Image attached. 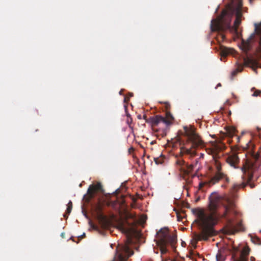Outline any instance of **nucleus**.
<instances>
[{"label":"nucleus","instance_id":"obj_1","mask_svg":"<svg viewBox=\"0 0 261 261\" xmlns=\"http://www.w3.org/2000/svg\"><path fill=\"white\" fill-rule=\"evenodd\" d=\"M208 200V207L211 213L206 214L200 211L198 214L199 223L202 230L200 233L194 234V238L196 241H206L209 237L214 235L215 231L212 226L215 225L219 219H224L227 222L231 233L241 229L240 223L233 221V217L237 212L232 208V202L228 198L223 197L214 191L209 196Z\"/></svg>","mask_w":261,"mask_h":261},{"label":"nucleus","instance_id":"obj_2","mask_svg":"<svg viewBox=\"0 0 261 261\" xmlns=\"http://www.w3.org/2000/svg\"><path fill=\"white\" fill-rule=\"evenodd\" d=\"M242 11L240 0H238L234 6L229 5L227 10H223L218 18L211 20V31L229 30L233 33L237 34V28L241 23Z\"/></svg>","mask_w":261,"mask_h":261},{"label":"nucleus","instance_id":"obj_3","mask_svg":"<svg viewBox=\"0 0 261 261\" xmlns=\"http://www.w3.org/2000/svg\"><path fill=\"white\" fill-rule=\"evenodd\" d=\"M254 27V32L246 41H243L240 47L246 53L254 48V53L259 54L258 57L261 58V21L255 23Z\"/></svg>","mask_w":261,"mask_h":261},{"label":"nucleus","instance_id":"obj_4","mask_svg":"<svg viewBox=\"0 0 261 261\" xmlns=\"http://www.w3.org/2000/svg\"><path fill=\"white\" fill-rule=\"evenodd\" d=\"M184 129L185 135L188 137V141L191 144L192 147H197L202 145L201 140L191 126H184Z\"/></svg>","mask_w":261,"mask_h":261},{"label":"nucleus","instance_id":"obj_5","mask_svg":"<svg viewBox=\"0 0 261 261\" xmlns=\"http://www.w3.org/2000/svg\"><path fill=\"white\" fill-rule=\"evenodd\" d=\"M217 169L218 170L217 173L211 179L205 182H200L199 184V190H202V188L204 186L210 187L212 185H213L218 182L220 179H224L227 182L228 181V178L226 177L225 174L221 171V168L219 165H217Z\"/></svg>","mask_w":261,"mask_h":261},{"label":"nucleus","instance_id":"obj_6","mask_svg":"<svg viewBox=\"0 0 261 261\" xmlns=\"http://www.w3.org/2000/svg\"><path fill=\"white\" fill-rule=\"evenodd\" d=\"M133 254V252L130 250L128 245L125 244L117 248L115 258L119 261H126Z\"/></svg>","mask_w":261,"mask_h":261},{"label":"nucleus","instance_id":"obj_7","mask_svg":"<svg viewBox=\"0 0 261 261\" xmlns=\"http://www.w3.org/2000/svg\"><path fill=\"white\" fill-rule=\"evenodd\" d=\"M169 231L166 227L161 228L156 234V243H161V245H167V238L168 236Z\"/></svg>","mask_w":261,"mask_h":261},{"label":"nucleus","instance_id":"obj_8","mask_svg":"<svg viewBox=\"0 0 261 261\" xmlns=\"http://www.w3.org/2000/svg\"><path fill=\"white\" fill-rule=\"evenodd\" d=\"M239 159L235 153L229 155L226 159L227 163L233 168H237L236 164L239 162Z\"/></svg>","mask_w":261,"mask_h":261},{"label":"nucleus","instance_id":"obj_9","mask_svg":"<svg viewBox=\"0 0 261 261\" xmlns=\"http://www.w3.org/2000/svg\"><path fill=\"white\" fill-rule=\"evenodd\" d=\"M249 249L247 247H244L241 251L240 257L238 259H234L233 261H246V256L249 253Z\"/></svg>","mask_w":261,"mask_h":261},{"label":"nucleus","instance_id":"obj_10","mask_svg":"<svg viewBox=\"0 0 261 261\" xmlns=\"http://www.w3.org/2000/svg\"><path fill=\"white\" fill-rule=\"evenodd\" d=\"M163 117L161 116H156L150 118V122L152 124L157 125L160 123H162Z\"/></svg>","mask_w":261,"mask_h":261},{"label":"nucleus","instance_id":"obj_11","mask_svg":"<svg viewBox=\"0 0 261 261\" xmlns=\"http://www.w3.org/2000/svg\"><path fill=\"white\" fill-rule=\"evenodd\" d=\"M117 228L125 233H128L130 231V229L125 226L122 223L120 222L117 225Z\"/></svg>","mask_w":261,"mask_h":261},{"label":"nucleus","instance_id":"obj_12","mask_svg":"<svg viewBox=\"0 0 261 261\" xmlns=\"http://www.w3.org/2000/svg\"><path fill=\"white\" fill-rule=\"evenodd\" d=\"M226 254L224 253V251L220 250L216 255L217 261H224L225 259Z\"/></svg>","mask_w":261,"mask_h":261},{"label":"nucleus","instance_id":"obj_13","mask_svg":"<svg viewBox=\"0 0 261 261\" xmlns=\"http://www.w3.org/2000/svg\"><path fill=\"white\" fill-rule=\"evenodd\" d=\"M154 160L156 165H162L164 163L166 159L165 156L161 154L159 157L155 158Z\"/></svg>","mask_w":261,"mask_h":261},{"label":"nucleus","instance_id":"obj_14","mask_svg":"<svg viewBox=\"0 0 261 261\" xmlns=\"http://www.w3.org/2000/svg\"><path fill=\"white\" fill-rule=\"evenodd\" d=\"M101 188V185L100 183H98L95 186H90L88 190V193H90L91 190L95 191L96 190H100Z\"/></svg>","mask_w":261,"mask_h":261},{"label":"nucleus","instance_id":"obj_15","mask_svg":"<svg viewBox=\"0 0 261 261\" xmlns=\"http://www.w3.org/2000/svg\"><path fill=\"white\" fill-rule=\"evenodd\" d=\"M176 240V237L173 235H171L169 233L167 238V244L169 243H173Z\"/></svg>","mask_w":261,"mask_h":261},{"label":"nucleus","instance_id":"obj_16","mask_svg":"<svg viewBox=\"0 0 261 261\" xmlns=\"http://www.w3.org/2000/svg\"><path fill=\"white\" fill-rule=\"evenodd\" d=\"M156 244L158 245V246L160 247L161 252L162 254L166 253V252L167 251V249L166 247V245H161V243H156Z\"/></svg>","mask_w":261,"mask_h":261},{"label":"nucleus","instance_id":"obj_17","mask_svg":"<svg viewBox=\"0 0 261 261\" xmlns=\"http://www.w3.org/2000/svg\"><path fill=\"white\" fill-rule=\"evenodd\" d=\"M252 91L254 90V92L252 94V96L253 97H256L259 95V94L260 93L261 91L258 90H255L254 88L251 89Z\"/></svg>","mask_w":261,"mask_h":261},{"label":"nucleus","instance_id":"obj_18","mask_svg":"<svg viewBox=\"0 0 261 261\" xmlns=\"http://www.w3.org/2000/svg\"><path fill=\"white\" fill-rule=\"evenodd\" d=\"M71 209H72V202L71 201H70L67 204V210H66V213L67 214H70V213L71 211Z\"/></svg>","mask_w":261,"mask_h":261},{"label":"nucleus","instance_id":"obj_19","mask_svg":"<svg viewBox=\"0 0 261 261\" xmlns=\"http://www.w3.org/2000/svg\"><path fill=\"white\" fill-rule=\"evenodd\" d=\"M249 62L253 65H257V60L254 57H251L249 59Z\"/></svg>","mask_w":261,"mask_h":261},{"label":"nucleus","instance_id":"obj_20","mask_svg":"<svg viewBox=\"0 0 261 261\" xmlns=\"http://www.w3.org/2000/svg\"><path fill=\"white\" fill-rule=\"evenodd\" d=\"M162 123L165 124L167 126H169L171 124L170 120H167L164 117H163V120L162 121Z\"/></svg>","mask_w":261,"mask_h":261},{"label":"nucleus","instance_id":"obj_21","mask_svg":"<svg viewBox=\"0 0 261 261\" xmlns=\"http://www.w3.org/2000/svg\"><path fill=\"white\" fill-rule=\"evenodd\" d=\"M230 53V50L229 49L225 48L223 50L222 53L223 56H226L227 54H229Z\"/></svg>","mask_w":261,"mask_h":261},{"label":"nucleus","instance_id":"obj_22","mask_svg":"<svg viewBox=\"0 0 261 261\" xmlns=\"http://www.w3.org/2000/svg\"><path fill=\"white\" fill-rule=\"evenodd\" d=\"M88 224L90 227V229H96V227L92 223L90 220H89Z\"/></svg>","mask_w":261,"mask_h":261},{"label":"nucleus","instance_id":"obj_23","mask_svg":"<svg viewBox=\"0 0 261 261\" xmlns=\"http://www.w3.org/2000/svg\"><path fill=\"white\" fill-rule=\"evenodd\" d=\"M185 152L188 154H191L192 155H194L195 152L191 150L190 148H187L185 149Z\"/></svg>","mask_w":261,"mask_h":261},{"label":"nucleus","instance_id":"obj_24","mask_svg":"<svg viewBox=\"0 0 261 261\" xmlns=\"http://www.w3.org/2000/svg\"><path fill=\"white\" fill-rule=\"evenodd\" d=\"M251 240L255 244H258L259 242V239L257 238H253L251 237Z\"/></svg>","mask_w":261,"mask_h":261},{"label":"nucleus","instance_id":"obj_25","mask_svg":"<svg viewBox=\"0 0 261 261\" xmlns=\"http://www.w3.org/2000/svg\"><path fill=\"white\" fill-rule=\"evenodd\" d=\"M240 71H241V70H240L239 69H237L236 70L233 71L231 72V76L232 77L233 76H234L238 72Z\"/></svg>","mask_w":261,"mask_h":261},{"label":"nucleus","instance_id":"obj_26","mask_svg":"<svg viewBox=\"0 0 261 261\" xmlns=\"http://www.w3.org/2000/svg\"><path fill=\"white\" fill-rule=\"evenodd\" d=\"M167 117L169 120H172L173 119V117L170 113H168L167 114Z\"/></svg>","mask_w":261,"mask_h":261},{"label":"nucleus","instance_id":"obj_27","mask_svg":"<svg viewBox=\"0 0 261 261\" xmlns=\"http://www.w3.org/2000/svg\"><path fill=\"white\" fill-rule=\"evenodd\" d=\"M82 213H83L84 216H85V217L86 218L89 219L88 216H87V215L85 213H84L83 211H82Z\"/></svg>","mask_w":261,"mask_h":261},{"label":"nucleus","instance_id":"obj_28","mask_svg":"<svg viewBox=\"0 0 261 261\" xmlns=\"http://www.w3.org/2000/svg\"><path fill=\"white\" fill-rule=\"evenodd\" d=\"M256 129L257 130V131L259 133V135H261V134H260L259 132L260 130H261V128L259 127H256Z\"/></svg>","mask_w":261,"mask_h":261},{"label":"nucleus","instance_id":"obj_29","mask_svg":"<svg viewBox=\"0 0 261 261\" xmlns=\"http://www.w3.org/2000/svg\"><path fill=\"white\" fill-rule=\"evenodd\" d=\"M241 169L243 173H245V172L246 170H245V167H242V168H241Z\"/></svg>","mask_w":261,"mask_h":261},{"label":"nucleus","instance_id":"obj_30","mask_svg":"<svg viewBox=\"0 0 261 261\" xmlns=\"http://www.w3.org/2000/svg\"><path fill=\"white\" fill-rule=\"evenodd\" d=\"M225 103H226V104H228V105H231V104L229 103V100H228V99L226 100V101Z\"/></svg>","mask_w":261,"mask_h":261},{"label":"nucleus","instance_id":"obj_31","mask_svg":"<svg viewBox=\"0 0 261 261\" xmlns=\"http://www.w3.org/2000/svg\"><path fill=\"white\" fill-rule=\"evenodd\" d=\"M85 235V233H83L82 235L78 236L79 238H81Z\"/></svg>","mask_w":261,"mask_h":261},{"label":"nucleus","instance_id":"obj_32","mask_svg":"<svg viewBox=\"0 0 261 261\" xmlns=\"http://www.w3.org/2000/svg\"><path fill=\"white\" fill-rule=\"evenodd\" d=\"M220 86H221V84H220V83H219V84L217 85V86H216V88H217L218 87H220Z\"/></svg>","mask_w":261,"mask_h":261},{"label":"nucleus","instance_id":"obj_33","mask_svg":"<svg viewBox=\"0 0 261 261\" xmlns=\"http://www.w3.org/2000/svg\"><path fill=\"white\" fill-rule=\"evenodd\" d=\"M234 252H237L238 251V249L237 248H234Z\"/></svg>","mask_w":261,"mask_h":261},{"label":"nucleus","instance_id":"obj_34","mask_svg":"<svg viewBox=\"0 0 261 261\" xmlns=\"http://www.w3.org/2000/svg\"><path fill=\"white\" fill-rule=\"evenodd\" d=\"M122 90H120V92H119V94L120 95H121L122 94Z\"/></svg>","mask_w":261,"mask_h":261},{"label":"nucleus","instance_id":"obj_35","mask_svg":"<svg viewBox=\"0 0 261 261\" xmlns=\"http://www.w3.org/2000/svg\"><path fill=\"white\" fill-rule=\"evenodd\" d=\"M64 234H64V233H63H63H61V236H62V237H64Z\"/></svg>","mask_w":261,"mask_h":261},{"label":"nucleus","instance_id":"obj_36","mask_svg":"<svg viewBox=\"0 0 261 261\" xmlns=\"http://www.w3.org/2000/svg\"><path fill=\"white\" fill-rule=\"evenodd\" d=\"M138 117L139 119H141V115H138Z\"/></svg>","mask_w":261,"mask_h":261},{"label":"nucleus","instance_id":"obj_37","mask_svg":"<svg viewBox=\"0 0 261 261\" xmlns=\"http://www.w3.org/2000/svg\"><path fill=\"white\" fill-rule=\"evenodd\" d=\"M250 186H251V187H252H252H254V185H252V184H250Z\"/></svg>","mask_w":261,"mask_h":261},{"label":"nucleus","instance_id":"obj_38","mask_svg":"<svg viewBox=\"0 0 261 261\" xmlns=\"http://www.w3.org/2000/svg\"><path fill=\"white\" fill-rule=\"evenodd\" d=\"M126 101V97H124V101Z\"/></svg>","mask_w":261,"mask_h":261},{"label":"nucleus","instance_id":"obj_39","mask_svg":"<svg viewBox=\"0 0 261 261\" xmlns=\"http://www.w3.org/2000/svg\"><path fill=\"white\" fill-rule=\"evenodd\" d=\"M231 3H234V0H231Z\"/></svg>","mask_w":261,"mask_h":261},{"label":"nucleus","instance_id":"obj_40","mask_svg":"<svg viewBox=\"0 0 261 261\" xmlns=\"http://www.w3.org/2000/svg\"><path fill=\"white\" fill-rule=\"evenodd\" d=\"M203 155V153H201V156H202Z\"/></svg>","mask_w":261,"mask_h":261},{"label":"nucleus","instance_id":"obj_41","mask_svg":"<svg viewBox=\"0 0 261 261\" xmlns=\"http://www.w3.org/2000/svg\"><path fill=\"white\" fill-rule=\"evenodd\" d=\"M133 94L131 93L130 94V96H132Z\"/></svg>","mask_w":261,"mask_h":261},{"label":"nucleus","instance_id":"obj_42","mask_svg":"<svg viewBox=\"0 0 261 261\" xmlns=\"http://www.w3.org/2000/svg\"><path fill=\"white\" fill-rule=\"evenodd\" d=\"M124 107H125V109H126V106H124Z\"/></svg>","mask_w":261,"mask_h":261},{"label":"nucleus","instance_id":"obj_43","mask_svg":"<svg viewBox=\"0 0 261 261\" xmlns=\"http://www.w3.org/2000/svg\"><path fill=\"white\" fill-rule=\"evenodd\" d=\"M259 232H261V229L259 230Z\"/></svg>","mask_w":261,"mask_h":261}]
</instances>
